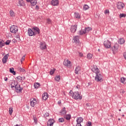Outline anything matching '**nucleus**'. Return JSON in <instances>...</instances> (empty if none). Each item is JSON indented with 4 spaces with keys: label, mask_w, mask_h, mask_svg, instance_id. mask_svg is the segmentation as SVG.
<instances>
[{
    "label": "nucleus",
    "mask_w": 126,
    "mask_h": 126,
    "mask_svg": "<svg viewBox=\"0 0 126 126\" xmlns=\"http://www.w3.org/2000/svg\"><path fill=\"white\" fill-rule=\"evenodd\" d=\"M46 23L47 24H52V20L50 18L47 19Z\"/></svg>",
    "instance_id": "obj_41"
},
{
    "label": "nucleus",
    "mask_w": 126,
    "mask_h": 126,
    "mask_svg": "<svg viewBox=\"0 0 126 126\" xmlns=\"http://www.w3.org/2000/svg\"><path fill=\"white\" fill-rule=\"evenodd\" d=\"M32 30H33L34 35H38V34H40V29H39L38 27H34L32 28Z\"/></svg>",
    "instance_id": "obj_9"
},
{
    "label": "nucleus",
    "mask_w": 126,
    "mask_h": 126,
    "mask_svg": "<svg viewBox=\"0 0 126 126\" xmlns=\"http://www.w3.org/2000/svg\"><path fill=\"white\" fill-rule=\"evenodd\" d=\"M26 0L28 1V2H31V1L32 0Z\"/></svg>",
    "instance_id": "obj_58"
},
{
    "label": "nucleus",
    "mask_w": 126,
    "mask_h": 126,
    "mask_svg": "<svg viewBox=\"0 0 126 126\" xmlns=\"http://www.w3.org/2000/svg\"><path fill=\"white\" fill-rule=\"evenodd\" d=\"M15 88L16 90V92L17 93H20L22 90H23V88H20V85L18 84V83L17 82L16 84V86H15Z\"/></svg>",
    "instance_id": "obj_6"
},
{
    "label": "nucleus",
    "mask_w": 126,
    "mask_h": 126,
    "mask_svg": "<svg viewBox=\"0 0 126 126\" xmlns=\"http://www.w3.org/2000/svg\"><path fill=\"white\" fill-rule=\"evenodd\" d=\"M91 125H92V123H91V122H88L87 123V126H91Z\"/></svg>",
    "instance_id": "obj_47"
},
{
    "label": "nucleus",
    "mask_w": 126,
    "mask_h": 126,
    "mask_svg": "<svg viewBox=\"0 0 126 126\" xmlns=\"http://www.w3.org/2000/svg\"><path fill=\"white\" fill-rule=\"evenodd\" d=\"M33 120L35 125H37L38 124V120H37V118H36L35 116H33Z\"/></svg>",
    "instance_id": "obj_38"
},
{
    "label": "nucleus",
    "mask_w": 126,
    "mask_h": 126,
    "mask_svg": "<svg viewBox=\"0 0 126 126\" xmlns=\"http://www.w3.org/2000/svg\"><path fill=\"white\" fill-rule=\"evenodd\" d=\"M73 41L74 43H79V36H78V35L74 36Z\"/></svg>",
    "instance_id": "obj_19"
},
{
    "label": "nucleus",
    "mask_w": 126,
    "mask_h": 126,
    "mask_svg": "<svg viewBox=\"0 0 126 126\" xmlns=\"http://www.w3.org/2000/svg\"><path fill=\"white\" fill-rule=\"evenodd\" d=\"M72 97L75 100H81L82 99V95H80L78 92H75L73 93Z\"/></svg>",
    "instance_id": "obj_1"
},
{
    "label": "nucleus",
    "mask_w": 126,
    "mask_h": 126,
    "mask_svg": "<svg viewBox=\"0 0 126 126\" xmlns=\"http://www.w3.org/2000/svg\"><path fill=\"white\" fill-rule=\"evenodd\" d=\"M54 123H55V122L54 121V120L50 119L47 122V126H54Z\"/></svg>",
    "instance_id": "obj_17"
},
{
    "label": "nucleus",
    "mask_w": 126,
    "mask_h": 126,
    "mask_svg": "<svg viewBox=\"0 0 126 126\" xmlns=\"http://www.w3.org/2000/svg\"><path fill=\"white\" fill-rule=\"evenodd\" d=\"M63 64L65 66L69 68L71 66V62H70V61H68V60H64Z\"/></svg>",
    "instance_id": "obj_5"
},
{
    "label": "nucleus",
    "mask_w": 126,
    "mask_h": 126,
    "mask_svg": "<svg viewBox=\"0 0 126 126\" xmlns=\"http://www.w3.org/2000/svg\"><path fill=\"white\" fill-rule=\"evenodd\" d=\"M35 8H36V9H39V6L36 5Z\"/></svg>",
    "instance_id": "obj_57"
},
{
    "label": "nucleus",
    "mask_w": 126,
    "mask_h": 126,
    "mask_svg": "<svg viewBox=\"0 0 126 126\" xmlns=\"http://www.w3.org/2000/svg\"><path fill=\"white\" fill-rule=\"evenodd\" d=\"M103 44L105 48H107V49L111 48V42H110V41L105 40L104 41Z\"/></svg>",
    "instance_id": "obj_7"
},
{
    "label": "nucleus",
    "mask_w": 126,
    "mask_h": 126,
    "mask_svg": "<svg viewBox=\"0 0 126 126\" xmlns=\"http://www.w3.org/2000/svg\"><path fill=\"white\" fill-rule=\"evenodd\" d=\"M76 122L78 123L81 124V123H82V122H83V118H82V117H79L77 119Z\"/></svg>",
    "instance_id": "obj_27"
},
{
    "label": "nucleus",
    "mask_w": 126,
    "mask_h": 126,
    "mask_svg": "<svg viewBox=\"0 0 126 126\" xmlns=\"http://www.w3.org/2000/svg\"><path fill=\"white\" fill-rule=\"evenodd\" d=\"M119 49V44L118 43H115L113 47H112V51L113 52V54H116V52L118 51Z\"/></svg>",
    "instance_id": "obj_11"
},
{
    "label": "nucleus",
    "mask_w": 126,
    "mask_h": 126,
    "mask_svg": "<svg viewBox=\"0 0 126 126\" xmlns=\"http://www.w3.org/2000/svg\"><path fill=\"white\" fill-rule=\"evenodd\" d=\"M31 106L32 107H35V105L37 104V101L35 98H31L30 99Z\"/></svg>",
    "instance_id": "obj_13"
},
{
    "label": "nucleus",
    "mask_w": 126,
    "mask_h": 126,
    "mask_svg": "<svg viewBox=\"0 0 126 126\" xmlns=\"http://www.w3.org/2000/svg\"><path fill=\"white\" fill-rule=\"evenodd\" d=\"M119 111H121V109H120Z\"/></svg>",
    "instance_id": "obj_64"
},
{
    "label": "nucleus",
    "mask_w": 126,
    "mask_h": 126,
    "mask_svg": "<svg viewBox=\"0 0 126 126\" xmlns=\"http://www.w3.org/2000/svg\"><path fill=\"white\" fill-rule=\"evenodd\" d=\"M76 126H81V123H77Z\"/></svg>",
    "instance_id": "obj_54"
},
{
    "label": "nucleus",
    "mask_w": 126,
    "mask_h": 126,
    "mask_svg": "<svg viewBox=\"0 0 126 126\" xmlns=\"http://www.w3.org/2000/svg\"><path fill=\"white\" fill-rule=\"evenodd\" d=\"M87 59H88V60H91V58H93V55L91 54V53H89L87 55Z\"/></svg>",
    "instance_id": "obj_36"
},
{
    "label": "nucleus",
    "mask_w": 126,
    "mask_h": 126,
    "mask_svg": "<svg viewBox=\"0 0 126 126\" xmlns=\"http://www.w3.org/2000/svg\"><path fill=\"white\" fill-rule=\"evenodd\" d=\"M125 91L124 90H120V93L122 94H124V93H125Z\"/></svg>",
    "instance_id": "obj_49"
},
{
    "label": "nucleus",
    "mask_w": 126,
    "mask_h": 126,
    "mask_svg": "<svg viewBox=\"0 0 126 126\" xmlns=\"http://www.w3.org/2000/svg\"><path fill=\"white\" fill-rule=\"evenodd\" d=\"M77 29V26L76 25H75L74 26H71L70 30L71 33H75V32H76Z\"/></svg>",
    "instance_id": "obj_12"
},
{
    "label": "nucleus",
    "mask_w": 126,
    "mask_h": 126,
    "mask_svg": "<svg viewBox=\"0 0 126 126\" xmlns=\"http://www.w3.org/2000/svg\"><path fill=\"white\" fill-rule=\"evenodd\" d=\"M55 71H56V69L53 68V69H51L50 71V75H53L54 73H55Z\"/></svg>",
    "instance_id": "obj_40"
},
{
    "label": "nucleus",
    "mask_w": 126,
    "mask_h": 126,
    "mask_svg": "<svg viewBox=\"0 0 126 126\" xmlns=\"http://www.w3.org/2000/svg\"><path fill=\"white\" fill-rule=\"evenodd\" d=\"M126 15L125 14H120L119 15L120 18H122V17H126Z\"/></svg>",
    "instance_id": "obj_45"
},
{
    "label": "nucleus",
    "mask_w": 126,
    "mask_h": 126,
    "mask_svg": "<svg viewBox=\"0 0 126 126\" xmlns=\"http://www.w3.org/2000/svg\"><path fill=\"white\" fill-rule=\"evenodd\" d=\"M40 86L41 85L39 83H35L34 84V87L35 89L39 88V87H40Z\"/></svg>",
    "instance_id": "obj_32"
},
{
    "label": "nucleus",
    "mask_w": 126,
    "mask_h": 126,
    "mask_svg": "<svg viewBox=\"0 0 126 126\" xmlns=\"http://www.w3.org/2000/svg\"><path fill=\"white\" fill-rule=\"evenodd\" d=\"M4 46V41L0 39V48H2Z\"/></svg>",
    "instance_id": "obj_30"
},
{
    "label": "nucleus",
    "mask_w": 126,
    "mask_h": 126,
    "mask_svg": "<svg viewBox=\"0 0 126 126\" xmlns=\"http://www.w3.org/2000/svg\"><path fill=\"white\" fill-rule=\"evenodd\" d=\"M122 117H125V115H122Z\"/></svg>",
    "instance_id": "obj_63"
},
{
    "label": "nucleus",
    "mask_w": 126,
    "mask_h": 126,
    "mask_svg": "<svg viewBox=\"0 0 126 126\" xmlns=\"http://www.w3.org/2000/svg\"><path fill=\"white\" fill-rule=\"evenodd\" d=\"M59 123H63V122H64V119L63 118H60L59 119Z\"/></svg>",
    "instance_id": "obj_43"
},
{
    "label": "nucleus",
    "mask_w": 126,
    "mask_h": 126,
    "mask_svg": "<svg viewBox=\"0 0 126 126\" xmlns=\"http://www.w3.org/2000/svg\"><path fill=\"white\" fill-rule=\"evenodd\" d=\"M17 84V82L15 81V80H13L11 83V88H14L15 86Z\"/></svg>",
    "instance_id": "obj_21"
},
{
    "label": "nucleus",
    "mask_w": 126,
    "mask_h": 126,
    "mask_svg": "<svg viewBox=\"0 0 126 126\" xmlns=\"http://www.w3.org/2000/svg\"><path fill=\"white\" fill-rule=\"evenodd\" d=\"M10 43V40H7L6 42H5L6 45H9Z\"/></svg>",
    "instance_id": "obj_48"
},
{
    "label": "nucleus",
    "mask_w": 126,
    "mask_h": 126,
    "mask_svg": "<svg viewBox=\"0 0 126 126\" xmlns=\"http://www.w3.org/2000/svg\"><path fill=\"white\" fill-rule=\"evenodd\" d=\"M92 29L90 27L85 28L83 32L86 34V33H88L89 31H91Z\"/></svg>",
    "instance_id": "obj_20"
},
{
    "label": "nucleus",
    "mask_w": 126,
    "mask_h": 126,
    "mask_svg": "<svg viewBox=\"0 0 126 126\" xmlns=\"http://www.w3.org/2000/svg\"><path fill=\"white\" fill-rule=\"evenodd\" d=\"M59 0H52L51 2V5H53V6H58V5H59Z\"/></svg>",
    "instance_id": "obj_14"
},
{
    "label": "nucleus",
    "mask_w": 126,
    "mask_h": 126,
    "mask_svg": "<svg viewBox=\"0 0 126 126\" xmlns=\"http://www.w3.org/2000/svg\"><path fill=\"white\" fill-rule=\"evenodd\" d=\"M9 55L8 54H6L3 58L2 62L3 63H6V62L7 61V59H8Z\"/></svg>",
    "instance_id": "obj_16"
},
{
    "label": "nucleus",
    "mask_w": 126,
    "mask_h": 126,
    "mask_svg": "<svg viewBox=\"0 0 126 126\" xmlns=\"http://www.w3.org/2000/svg\"><path fill=\"white\" fill-rule=\"evenodd\" d=\"M61 115H65L66 114V111H65V108L64 107L62 110L60 112Z\"/></svg>",
    "instance_id": "obj_23"
},
{
    "label": "nucleus",
    "mask_w": 126,
    "mask_h": 126,
    "mask_svg": "<svg viewBox=\"0 0 126 126\" xmlns=\"http://www.w3.org/2000/svg\"><path fill=\"white\" fill-rule=\"evenodd\" d=\"M118 43L119 44H120L121 45H123L125 43V39L123 38H121L118 40Z\"/></svg>",
    "instance_id": "obj_24"
},
{
    "label": "nucleus",
    "mask_w": 126,
    "mask_h": 126,
    "mask_svg": "<svg viewBox=\"0 0 126 126\" xmlns=\"http://www.w3.org/2000/svg\"><path fill=\"white\" fill-rule=\"evenodd\" d=\"M84 31V30H81L80 31H79L78 32H77V34L78 35H83L84 34H85V32H83Z\"/></svg>",
    "instance_id": "obj_35"
},
{
    "label": "nucleus",
    "mask_w": 126,
    "mask_h": 126,
    "mask_svg": "<svg viewBox=\"0 0 126 126\" xmlns=\"http://www.w3.org/2000/svg\"><path fill=\"white\" fill-rule=\"evenodd\" d=\"M123 56L124 57V58L125 59V60H126V52H125L123 53Z\"/></svg>",
    "instance_id": "obj_52"
},
{
    "label": "nucleus",
    "mask_w": 126,
    "mask_h": 126,
    "mask_svg": "<svg viewBox=\"0 0 126 126\" xmlns=\"http://www.w3.org/2000/svg\"><path fill=\"white\" fill-rule=\"evenodd\" d=\"M21 80H25V77H21Z\"/></svg>",
    "instance_id": "obj_55"
},
{
    "label": "nucleus",
    "mask_w": 126,
    "mask_h": 126,
    "mask_svg": "<svg viewBox=\"0 0 126 126\" xmlns=\"http://www.w3.org/2000/svg\"><path fill=\"white\" fill-rule=\"evenodd\" d=\"M13 112V108H12L11 107H10L9 108V115H12Z\"/></svg>",
    "instance_id": "obj_42"
},
{
    "label": "nucleus",
    "mask_w": 126,
    "mask_h": 126,
    "mask_svg": "<svg viewBox=\"0 0 126 126\" xmlns=\"http://www.w3.org/2000/svg\"><path fill=\"white\" fill-rule=\"evenodd\" d=\"M64 119L67 120V121L70 120V118H71V115L70 114H67L64 116Z\"/></svg>",
    "instance_id": "obj_26"
},
{
    "label": "nucleus",
    "mask_w": 126,
    "mask_h": 126,
    "mask_svg": "<svg viewBox=\"0 0 126 126\" xmlns=\"http://www.w3.org/2000/svg\"><path fill=\"white\" fill-rule=\"evenodd\" d=\"M9 15L11 17H14L15 16V13L12 10H10Z\"/></svg>",
    "instance_id": "obj_25"
},
{
    "label": "nucleus",
    "mask_w": 126,
    "mask_h": 126,
    "mask_svg": "<svg viewBox=\"0 0 126 126\" xmlns=\"http://www.w3.org/2000/svg\"><path fill=\"white\" fill-rule=\"evenodd\" d=\"M74 17L75 18H78V19H79V18H80V15H79V13H75Z\"/></svg>",
    "instance_id": "obj_37"
},
{
    "label": "nucleus",
    "mask_w": 126,
    "mask_h": 126,
    "mask_svg": "<svg viewBox=\"0 0 126 126\" xmlns=\"http://www.w3.org/2000/svg\"><path fill=\"white\" fill-rule=\"evenodd\" d=\"M28 34L30 36H35L32 28V29H28Z\"/></svg>",
    "instance_id": "obj_15"
},
{
    "label": "nucleus",
    "mask_w": 126,
    "mask_h": 126,
    "mask_svg": "<svg viewBox=\"0 0 126 126\" xmlns=\"http://www.w3.org/2000/svg\"><path fill=\"white\" fill-rule=\"evenodd\" d=\"M104 13H105V14H107L109 13V10H105L104 11Z\"/></svg>",
    "instance_id": "obj_50"
},
{
    "label": "nucleus",
    "mask_w": 126,
    "mask_h": 126,
    "mask_svg": "<svg viewBox=\"0 0 126 126\" xmlns=\"http://www.w3.org/2000/svg\"><path fill=\"white\" fill-rule=\"evenodd\" d=\"M9 71H10V72H11V73H12V74H13V75H15L16 73H15V71H14V68H10Z\"/></svg>",
    "instance_id": "obj_33"
},
{
    "label": "nucleus",
    "mask_w": 126,
    "mask_h": 126,
    "mask_svg": "<svg viewBox=\"0 0 126 126\" xmlns=\"http://www.w3.org/2000/svg\"><path fill=\"white\" fill-rule=\"evenodd\" d=\"M120 81L122 83H126V78L125 77H122Z\"/></svg>",
    "instance_id": "obj_34"
},
{
    "label": "nucleus",
    "mask_w": 126,
    "mask_h": 126,
    "mask_svg": "<svg viewBox=\"0 0 126 126\" xmlns=\"http://www.w3.org/2000/svg\"><path fill=\"white\" fill-rule=\"evenodd\" d=\"M118 120H119V121H121V119L119 118V119H118Z\"/></svg>",
    "instance_id": "obj_62"
},
{
    "label": "nucleus",
    "mask_w": 126,
    "mask_h": 126,
    "mask_svg": "<svg viewBox=\"0 0 126 126\" xmlns=\"http://www.w3.org/2000/svg\"><path fill=\"white\" fill-rule=\"evenodd\" d=\"M89 8V6H88V5L87 4H85L84 6H83V10H87V9H88Z\"/></svg>",
    "instance_id": "obj_39"
},
{
    "label": "nucleus",
    "mask_w": 126,
    "mask_h": 126,
    "mask_svg": "<svg viewBox=\"0 0 126 126\" xmlns=\"http://www.w3.org/2000/svg\"><path fill=\"white\" fill-rule=\"evenodd\" d=\"M17 79L18 80H21V79H22L21 76H17Z\"/></svg>",
    "instance_id": "obj_53"
},
{
    "label": "nucleus",
    "mask_w": 126,
    "mask_h": 126,
    "mask_svg": "<svg viewBox=\"0 0 126 126\" xmlns=\"http://www.w3.org/2000/svg\"><path fill=\"white\" fill-rule=\"evenodd\" d=\"M55 80L56 81H58V82H60V80H61V75H57L55 77Z\"/></svg>",
    "instance_id": "obj_29"
},
{
    "label": "nucleus",
    "mask_w": 126,
    "mask_h": 126,
    "mask_svg": "<svg viewBox=\"0 0 126 126\" xmlns=\"http://www.w3.org/2000/svg\"><path fill=\"white\" fill-rule=\"evenodd\" d=\"M38 44L39 45L40 50H46L47 49V46H46V43L45 42H39Z\"/></svg>",
    "instance_id": "obj_4"
},
{
    "label": "nucleus",
    "mask_w": 126,
    "mask_h": 126,
    "mask_svg": "<svg viewBox=\"0 0 126 126\" xmlns=\"http://www.w3.org/2000/svg\"><path fill=\"white\" fill-rule=\"evenodd\" d=\"M61 103H62V102L61 101V100H59V101L58 102V104H61Z\"/></svg>",
    "instance_id": "obj_59"
},
{
    "label": "nucleus",
    "mask_w": 126,
    "mask_h": 126,
    "mask_svg": "<svg viewBox=\"0 0 126 126\" xmlns=\"http://www.w3.org/2000/svg\"><path fill=\"white\" fill-rule=\"evenodd\" d=\"M94 79L97 82H101V81H103V75L99 73H97L96 74Z\"/></svg>",
    "instance_id": "obj_2"
},
{
    "label": "nucleus",
    "mask_w": 126,
    "mask_h": 126,
    "mask_svg": "<svg viewBox=\"0 0 126 126\" xmlns=\"http://www.w3.org/2000/svg\"><path fill=\"white\" fill-rule=\"evenodd\" d=\"M117 7L118 9H122L125 7V4L122 2H118L117 4Z\"/></svg>",
    "instance_id": "obj_10"
},
{
    "label": "nucleus",
    "mask_w": 126,
    "mask_h": 126,
    "mask_svg": "<svg viewBox=\"0 0 126 126\" xmlns=\"http://www.w3.org/2000/svg\"><path fill=\"white\" fill-rule=\"evenodd\" d=\"M10 32H11V33L16 34V33H17V32H18V27L14 25L11 26V27L10 28Z\"/></svg>",
    "instance_id": "obj_3"
},
{
    "label": "nucleus",
    "mask_w": 126,
    "mask_h": 126,
    "mask_svg": "<svg viewBox=\"0 0 126 126\" xmlns=\"http://www.w3.org/2000/svg\"><path fill=\"white\" fill-rule=\"evenodd\" d=\"M18 69L19 70H20V71L22 72H25V70L20 67H18Z\"/></svg>",
    "instance_id": "obj_44"
},
{
    "label": "nucleus",
    "mask_w": 126,
    "mask_h": 126,
    "mask_svg": "<svg viewBox=\"0 0 126 126\" xmlns=\"http://www.w3.org/2000/svg\"><path fill=\"white\" fill-rule=\"evenodd\" d=\"M92 71L93 72H94L95 74H96L97 73H99V72H100V71H99V69L98 68L97 66H95V65H94L92 66Z\"/></svg>",
    "instance_id": "obj_8"
},
{
    "label": "nucleus",
    "mask_w": 126,
    "mask_h": 126,
    "mask_svg": "<svg viewBox=\"0 0 126 126\" xmlns=\"http://www.w3.org/2000/svg\"><path fill=\"white\" fill-rule=\"evenodd\" d=\"M80 69H81L80 66H77L75 69V73L76 74H78V72H79Z\"/></svg>",
    "instance_id": "obj_22"
},
{
    "label": "nucleus",
    "mask_w": 126,
    "mask_h": 126,
    "mask_svg": "<svg viewBox=\"0 0 126 126\" xmlns=\"http://www.w3.org/2000/svg\"><path fill=\"white\" fill-rule=\"evenodd\" d=\"M71 92H72V91H70V92L69 93V95H71Z\"/></svg>",
    "instance_id": "obj_60"
},
{
    "label": "nucleus",
    "mask_w": 126,
    "mask_h": 126,
    "mask_svg": "<svg viewBox=\"0 0 126 126\" xmlns=\"http://www.w3.org/2000/svg\"><path fill=\"white\" fill-rule=\"evenodd\" d=\"M4 80L5 81H7V77H5V78H4Z\"/></svg>",
    "instance_id": "obj_56"
},
{
    "label": "nucleus",
    "mask_w": 126,
    "mask_h": 126,
    "mask_svg": "<svg viewBox=\"0 0 126 126\" xmlns=\"http://www.w3.org/2000/svg\"><path fill=\"white\" fill-rule=\"evenodd\" d=\"M49 98V95H48V93H44L42 94V99L44 100V101H46L47 99Z\"/></svg>",
    "instance_id": "obj_18"
},
{
    "label": "nucleus",
    "mask_w": 126,
    "mask_h": 126,
    "mask_svg": "<svg viewBox=\"0 0 126 126\" xmlns=\"http://www.w3.org/2000/svg\"><path fill=\"white\" fill-rule=\"evenodd\" d=\"M25 60V55H24L21 59V62L22 63L24 62Z\"/></svg>",
    "instance_id": "obj_46"
},
{
    "label": "nucleus",
    "mask_w": 126,
    "mask_h": 126,
    "mask_svg": "<svg viewBox=\"0 0 126 126\" xmlns=\"http://www.w3.org/2000/svg\"><path fill=\"white\" fill-rule=\"evenodd\" d=\"M19 4L20 5V6H24V1L23 0H19Z\"/></svg>",
    "instance_id": "obj_31"
},
{
    "label": "nucleus",
    "mask_w": 126,
    "mask_h": 126,
    "mask_svg": "<svg viewBox=\"0 0 126 126\" xmlns=\"http://www.w3.org/2000/svg\"><path fill=\"white\" fill-rule=\"evenodd\" d=\"M31 3L32 6L36 5V4H37V0H32Z\"/></svg>",
    "instance_id": "obj_28"
},
{
    "label": "nucleus",
    "mask_w": 126,
    "mask_h": 126,
    "mask_svg": "<svg viewBox=\"0 0 126 126\" xmlns=\"http://www.w3.org/2000/svg\"><path fill=\"white\" fill-rule=\"evenodd\" d=\"M79 57H83V54L82 53L79 52Z\"/></svg>",
    "instance_id": "obj_51"
},
{
    "label": "nucleus",
    "mask_w": 126,
    "mask_h": 126,
    "mask_svg": "<svg viewBox=\"0 0 126 126\" xmlns=\"http://www.w3.org/2000/svg\"><path fill=\"white\" fill-rule=\"evenodd\" d=\"M76 87H77V88H79V86H77Z\"/></svg>",
    "instance_id": "obj_61"
}]
</instances>
